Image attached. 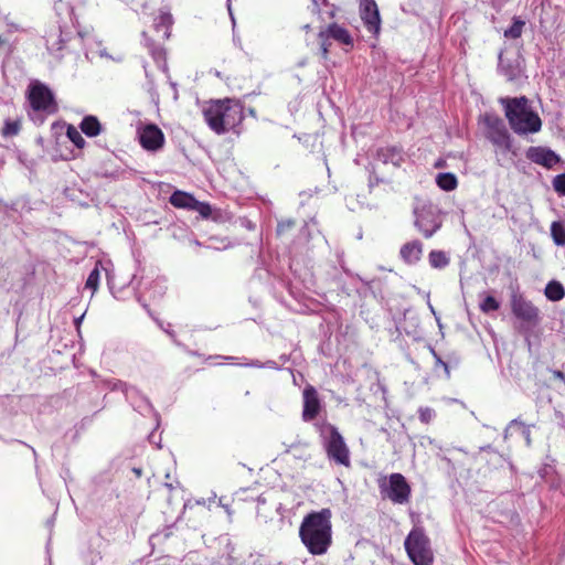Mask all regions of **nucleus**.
Listing matches in <instances>:
<instances>
[{"mask_svg": "<svg viewBox=\"0 0 565 565\" xmlns=\"http://www.w3.org/2000/svg\"><path fill=\"white\" fill-rule=\"evenodd\" d=\"M552 184L558 195L565 196V173L554 177Z\"/></svg>", "mask_w": 565, "mask_h": 565, "instance_id": "obj_36", "label": "nucleus"}, {"mask_svg": "<svg viewBox=\"0 0 565 565\" xmlns=\"http://www.w3.org/2000/svg\"><path fill=\"white\" fill-rule=\"evenodd\" d=\"M377 158L383 163L399 167L404 162V153L398 147H383L377 150Z\"/></svg>", "mask_w": 565, "mask_h": 565, "instance_id": "obj_18", "label": "nucleus"}, {"mask_svg": "<svg viewBox=\"0 0 565 565\" xmlns=\"http://www.w3.org/2000/svg\"><path fill=\"white\" fill-rule=\"evenodd\" d=\"M171 337L174 335V333L172 331H167Z\"/></svg>", "mask_w": 565, "mask_h": 565, "instance_id": "obj_57", "label": "nucleus"}, {"mask_svg": "<svg viewBox=\"0 0 565 565\" xmlns=\"http://www.w3.org/2000/svg\"><path fill=\"white\" fill-rule=\"evenodd\" d=\"M295 225V222L292 220H286L281 221L277 225V233L281 234L287 230H290Z\"/></svg>", "mask_w": 565, "mask_h": 565, "instance_id": "obj_41", "label": "nucleus"}, {"mask_svg": "<svg viewBox=\"0 0 565 565\" xmlns=\"http://www.w3.org/2000/svg\"><path fill=\"white\" fill-rule=\"evenodd\" d=\"M313 2L315 6H318V1L317 0H311Z\"/></svg>", "mask_w": 565, "mask_h": 565, "instance_id": "obj_56", "label": "nucleus"}, {"mask_svg": "<svg viewBox=\"0 0 565 565\" xmlns=\"http://www.w3.org/2000/svg\"><path fill=\"white\" fill-rule=\"evenodd\" d=\"M379 182V179H375V180H370V185L373 186L374 183H377Z\"/></svg>", "mask_w": 565, "mask_h": 565, "instance_id": "obj_52", "label": "nucleus"}, {"mask_svg": "<svg viewBox=\"0 0 565 565\" xmlns=\"http://www.w3.org/2000/svg\"><path fill=\"white\" fill-rule=\"evenodd\" d=\"M380 491L384 498L390 499L395 504L408 503L412 493L411 486L406 478L398 472L392 473L387 482H381Z\"/></svg>", "mask_w": 565, "mask_h": 565, "instance_id": "obj_7", "label": "nucleus"}, {"mask_svg": "<svg viewBox=\"0 0 565 565\" xmlns=\"http://www.w3.org/2000/svg\"><path fill=\"white\" fill-rule=\"evenodd\" d=\"M21 129L19 120H6L4 127L2 128V135L4 137L17 136Z\"/></svg>", "mask_w": 565, "mask_h": 565, "instance_id": "obj_34", "label": "nucleus"}, {"mask_svg": "<svg viewBox=\"0 0 565 565\" xmlns=\"http://www.w3.org/2000/svg\"><path fill=\"white\" fill-rule=\"evenodd\" d=\"M492 447L490 445L480 447V451H492Z\"/></svg>", "mask_w": 565, "mask_h": 565, "instance_id": "obj_49", "label": "nucleus"}, {"mask_svg": "<svg viewBox=\"0 0 565 565\" xmlns=\"http://www.w3.org/2000/svg\"><path fill=\"white\" fill-rule=\"evenodd\" d=\"M79 129L84 135L92 138L98 136L102 132L103 127L96 116L87 115L82 119Z\"/></svg>", "mask_w": 565, "mask_h": 565, "instance_id": "obj_20", "label": "nucleus"}, {"mask_svg": "<svg viewBox=\"0 0 565 565\" xmlns=\"http://www.w3.org/2000/svg\"><path fill=\"white\" fill-rule=\"evenodd\" d=\"M318 39L320 40L321 57L326 61L328 60L331 46V38L328 35L326 28L319 31Z\"/></svg>", "mask_w": 565, "mask_h": 565, "instance_id": "obj_29", "label": "nucleus"}, {"mask_svg": "<svg viewBox=\"0 0 565 565\" xmlns=\"http://www.w3.org/2000/svg\"><path fill=\"white\" fill-rule=\"evenodd\" d=\"M379 182V179H375V180H370V185L373 186L374 183H377Z\"/></svg>", "mask_w": 565, "mask_h": 565, "instance_id": "obj_54", "label": "nucleus"}, {"mask_svg": "<svg viewBox=\"0 0 565 565\" xmlns=\"http://www.w3.org/2000/svg\"><path fill=\"white\" fill-rule=\"evenodd\" d=\"M203 116L211 130L217 135L234 130L244 119L242 104L230 98L210 102L203 109Z\"/></svg>", "mask_w": 565, "mask_h": 565, "instance_id": "obj_3", "label": "nucleus"}, {"mask_svg": "<svg viewBox=\"0 0 565 565\" xmlns=\"http://www.w3.org/2000/svg\"><path fill=\"white\" fill-rule=\"evenodd\" d=\"M119 173L118 171H115V172H106L105 173V177H109V178H118Z\"/></svg>", "mask_w": 565, "mask_h": 565, "instance_id": "obj_47", "label": "nucleus"}, {"mask_svg": "<svg viewBox=\"0 0 565 565\" xmlns=\"http://www.w3.org/2000/svg\"><path fill=\"white\" fill-rule=\"evenodd\" d=\"M479 307L483 313H490L500 308V302L492 296H486Z\"/></svg>", "mask_w": 565, "mask_h": 565, "instance_id": "obj_33", "label": "nucleus"}, {"mask_svg": "<svg viewBox=\"0 0 565 565\" xmlns=\"http://www.w3.org/2000/svg\"><path fill=\"white\" fill-rule=\"evenodd\" d=\"M142 35L145 39L146 46L149 50V53L151 54L153 60L158 63L164 62L166 61V50L162 46L156 44L153 40L148 38L146 32H143Z\"/></svg>", "mask_w": 565, "mask_h": 565, "instance_id": "obj_26", "label": "nucleus"}, {"mask_svg": "<svg viewBox=\"0 0 565 565\" xmlns=\"http://www.w3.org/2000/svg\"><path fill=\"white\" fill-rule=\"evenodd\" d=\"M405 551L414 565H433L430 540L422 526H414L404 541Z\"/></svg>", "mask_w": 565, "mask_h": 565, "instance_id": "obj_6", "label": "nucleus"}, {"mask_svg": "<svg viewBox=\"0 0 565 565\" xmlns=\"http://www.w3.org/2000/svg\"><path fill=\"white\" fill-rule=\"evenodd\" d=\"M524 60L518 56L514 60L503 58V51L498 55V72L507 78L508 82H516L524 75Z\"/></svg>", "mask_w": 565, "mask_h": 565, "instance_id": "obj_12", "label": "nucleus"}, {"mask_svg": "<svg viewBox=\"0 0 565 565\" xmlns=\"http://www.w3.org/2000/svg\"><path fill=\"white\" fill-rule=\"evenodd\" d=\"M525 22L520 18H513V22L509 29L504 31V36L509 39H519L522 35Z\"/></svg>", "mask_w": 565, "mask_h": 565, "instance_id": "obj_28", "label": "nucleus"}, {"mask_svg": "<svg viewBox=\"0 0 565 565\" xmlns=\"http://www.w3.org/2000/svg\"><path fill=\"white\" fill-rule=\"evenodd\" d=\"M551 236L555 245L565 246V225L555 221L551 224Z\"/></svg>", "mask_w": 565, "mask_h": 565, "instance_id": "obj_27", "label": "nucleus"}, {"mask_svg": "<svg viewBox=\"0 0 565 565\" xmlns=\"http://www.w3.org/2000/svg\"><path fill=\"white\" fill-rule=\"evenodd\" d=\"M227 9H228L230 14L232 15L231 0H227Z\"/></svg>", "mask_w": 565, "mask_h": 565, "instance_id": "obj_51", "label": "nucleus"}, {"mask_svg": "<svg viewBox=\"0 0 565 565\" xmlns=\"http://www.w3.org/2000/svg\"><path fill=\"white\" fill-rule=\"evenodd\" d=\"M99 276H100V274H99L98 268H97V267H96V268H94V269L89 273V275H88V277H87V280H86V287H87V288H89V289H92L93 291H95V290L97 289V287H98Z\"/></svg>", "mask_w": 565, "mask_h": 565, "instance_id": "obj_37", "label": "nucleus"}, {"mask_svg": "<svg viewBox=\"0 0 565 565\" xmlns=\"http://www.w3.org/2000/svg\"><path fill=\"white\" fill-rule=\"evenodd\" d=\"M153 436H154L153 433L150 434L149 439L152 440Z\"/></svg>", "mask_w": 565, "mask_h": 565, "instance_id": "obj_58", "label": "nucleus"}, {"mask_svg": "<svg viewBox=\"0 0 565 565\" xmlns=\"http://www.w3.org/2000/svg\"><path fill=\"white\" fill-rule=\"evenodd\" d=\"M332 512L329 508L312 511L303 519L299 527L302 544L312 555L327 553L332 543Z\"/></svg>", "mask_w": 565, "mask_h": 565, "instance_id": "obj_1", "label": "nucleus"}, {"mask_svg": "<svg viewBox=\"0 0 565 565\" xmlns=\"http://www.w3.org/2000/svg\"><path fill=\"white\" fill-rule=\"evenodd\" d=\"M326 30L331 40H334L338 43L351 49L354 46V40L344 26L338 23H330L328 26H326Z\"/></svg>", "mask_w": 565, "mask_h": 565, "instance_id": "obj_17", "label": "nucleus"}, {"mask_svg": "<svg viewBox=\"0 0 565 565\" xmlns=\"http://www.w3.org/2000/svg\"><path fill=\"white\" fill-rule=\"evenodd\" d=\"M320 412V401L318 393L313 386H307L303 390V409L302 419L305 422H311L315 419Z\"/></svg>", "mask_w": 565, "mask_h": 565, "instance_id": "obj_15", "label": "nucleus"}, {"mask_svg": "<svg viewBox=\"0 0 565 565\" xmlns=\"http://www.w3.org/2000/svg\"><path fill=\"white\" fill-rule=\"evenodd\" d=\"M545 297L551 301H559L565 297V288L557 280H551L544 289Z\"/></svg>", "mask_w": 565, "mask_h": 565, "instance_id": "obj_23", "label": "nucleus"}, {"mask_svg": "<svg viewBox=\"0 0 565 565\" xmlns=\"http://www.w3.org/2000/svg\"><path fill=\"white\" fill-rule=\"evenodd\" d=\"M137 300L148 311V313L151 315L148 305L146 302H142L141 297H138Z\"/></svg>", "mask_w": 565, "mask_h": 565, "instance_id": "obj_45", "label": "nucleus"}, {"mask_svg": "<svg viewBox=\"0 0 565 565\" xmlns=\"http://www.w3.org/2000/svg\"><path fill=\"white\" fill-rule=\"evenodd\" d=\"M428 262L431 268L434 269H444L446 268L450 263L449 255L439 249H433L428 254Z\"/></svg>", "mask_w": 565, "mask_h": 565, "instance_id": "obj_22", "label": "nucleus"}, {"mask_svg": "<svg viewBox=\"0 0 565 565\" xmlns=\"http://www.w3.org/2000/svg\"><path fill=\"white\" fill-rule=\"evenodd\" d=\"M436 183L444 191H452L458 185L457 178L451 172L438 173L436 177Z\"/></svg>", "mask_w": 565, "mask_h": 565, "instance_id": "obj_25", "label": "nucleus"}, {"mask_svg": "<svg viewBox=\"0 0 565 565\" xmlns=\"http://www.w3.org/2000/svg\"><path fill=\"white\" fill-rule=\"evenodd\" d=\"M134 401L136 402V405H141V408H135L136 411H138V412H143L146 409L153 411L152 404L150 403L148 397L142 395L140 392H139V395H135Z\"/></svg>", "mask_w": 565, "mask_h": 565, "instance_id": "obj_38", "label": "nucleus"}, {"mask_svg": "<svg viewBox=\"0 0 565 565\" xmlns=\"http://www.w3.org/2000/svg\"><path fill=\"white\" fill-rule=\"evenodd\" d=\"M83 319H84V315L74 319V323L77 328H79V324L82 323Z\"/></svg>", "mask_w": 565, "mask_h": 565, "instance_id": "obj_44", "label": "nucleus"}, {"mask_svg": "<svg viewBox=\"0 0 565 565\" xmlns=\"http://www.w3.org/2000/svg\"><path fill=\"white\" fill-rule=\"evenodd\" d=\"M66 42V40L62 36V34L60 35V40H58V50H62L63 46H64V43Z\"/></svg>", "mask_w": 565, "mask_h": 565, "instance_id": "obj_46", "label": "nucleus"}, {"mask_svg": "<svg viewBox=\"0 0 565 565\" xmlns=\"http://www.w3.org/2000/svg\"><path fill=\"white\" fill-rule=\"evenodd\" d=\"M552 374H553L554 379H557V380L562 381L563 383H565V374L562 371L553 370Z\"/></svg>", "mask_w": 565, "mask_h": 565, "instance_id": "obj_42", "label": "nucleus"}, {"mask_svg": "<svg viewBox=\"0 0 565 565\" xmlns=\"http://www.w3.org/2000/svg\"><path fill=\"white\" fill-rule=\"evenodd\" d=\"M414 214V225L426 238L431 237L441 227V220L431 205L415 209Z\"/></svg>", "mask_w": 565, "mask_h": 565, "instance_id": "obj_10", "label": "nucleus"}, {"mask_svg": "<svg viewBox=\"0 0 565 565\" xmlns=\"http://www.w3.org/2000/svg\"><path fill=\"white\" fill-rule=\"evenodd\" d=\"M514 426H518L521 429V434L524 437V439L526 441V445L530 446L531 445V430H530V427L527 425H525L523 422H521L520 419H518V418L512 419L510 422L509 426L505 429V435L508 434L509 429L514 427Z\"/></svg>", "mask_w": 565, "mask_h": 565, "instance_id": "obj_32", "label": "nucleus"}, {"mask_svg": "<svg viewBox=\"0 0 565 565\" xmlns=\"http://www.w3.org/2000/svg\"><path fill=\"white\" fill-rule=\"evenodd\" d=\"M526 158L546 169L553 168L561 161L559 156L552 149L542 146H532L525 152Z\"/></svg>", "mask_w": 565, "mask_h": 565, "instance_id": "obj_14", "label": "nucleus"}, {"mask_svg": "<svg viewBox=\"0 0 565 565\" xmlns=\"http://www.w3.org/2000/svg\"><path fill=\"white\" fill-rule=\"evenodd\" d=\"M28 98L35 111L54 114L57 111V104L53 92L43 83H31L28 90Z\"/></svg>", "mask_w": 565, "mask_h": 565, "instance_id": "obj_8", "label": "nucleus"}, {"mask_svg": "<svg viewBox=\"0 0 565 565\" xmlns=\"http://www.w3.org/2000/svg\"><path fill=\"white\" fill-rule=\"evenodd\" d=\"M486 137L504 151H512V139L502 118L497 115H486Z\"/></svg>", "mask_w": 565, "mask_h": 565, "instance_id": "obj_9", "label": "nucleus"}, {"mask_svg": "<svg viewBox=\"0 0 565 565\" xmlns=\"http://www.w3.org/2000/svg\"><path fill=\"white\" fill-rule=\"evenodd\" d=\"M359 11L366 30L374 35H379L381 30V15L375 0H361Z\"/></svg>", "mask_w": 565, "mask_h": 565, "instance_id": "obj_11", "label": "nucleus"}, {"mask_svg": "<svg viewBox=\"0 0 565 565\" xmlns=\"http://www.w3.org/2000/svg\"><path fill=\"white\" fill-rule=\"evenodd\" d=\"M139 141L143 149L158 151L164 145V135L154 124H148L139 131Z\"/></svg>", "mask_w": 565, "mask_h": 565, "instance_id": "obj_13", "label": "nucleus"}, {"mask_svg": "<svg viewBox=\"0 0 565 565\" xmlns=\"http://www.w3.org/2000/svg\"><path fill=\"white\" fill-rule=\"evenodd\" d=\"M196 201L198 200L192 194L180 190L174 191L169 199V202L174 207L184 209L189 211H193Z\"/></svg>", "mask_w": 565, "mask_h": 565, "instance_id": "obj_19", "label": "nucleus"}, {"mask_svg": "<svg viewBox=\"0 0 565 565\" xmlns=\"http://www.w3.org/2000/svg\"><path fill=\"white\" fill-rule=\"evenodd\" d=\"M67 138L78 148L83 149L86 145L82 134L73 125H68L66 129Z\"/></svg>", "mask_w": 565, "mask_h": 565, "instance_id": "obj_31", "label": "nucleus"}, {"mask_svg": "<svg viewBox=\"0 0 565 565\" xmlns=\"http://www.w3.org/2000/svg\"><path fill=\"white\" fill-rule=\"evenodd\" d=\"M418 415L422 423L428 424L435 417V411L430 407H420Z\"/></svg>", "mask_w": 565, "mask_h": 565, "instance_id": "obj_40", "label": "nucleus"}, {"mask_svg": "<svg viewBox=\"0 0 565 565\" xmlns=\"http://www.w3.org/2000/svg\"><path fill=\"white\" fill-rule=\"evenodd\" d=\"M359 279L369 288V290L373 294L374 297H384L383 295V280L381 278H374L371 280H365L359 276Z\"/></svg>", "mask_w": 565, "mask_h": 565, "instance_id": "obj_30", "label": "nucleus"}, {"mask_svg": "<svg viewBox=\"0 0 565 565\" xmlns=\"http://www.w3.org/2000/svg\"><path fill=\"white\" fill-rule=\"evenodd\" d=\"M111 390H120L134 408H141V405H136V402L134 401L135 395H139V390L135 386H130L125 382L117 381L111 386Z\"/></svg>", "mask_w": 565, "mask_h": 565, "instance_id": "obj_24", "label": "nucleus"}, {"mask_svg": "<svg viewBox=\"0 0 565 565\" xmlns=\"http://www.w3.org/2000/svg\"><path fill=\"white\" fill-rule=\"evenodd\" d=\"M132 471L135 472V475L138 478L141 477V475H142V469L141 468H134Z\"/></svg>", "mask_w": 565, "mask_h": 565, "instance_id": "obj_48", "label": "nucleus"}, {"mask_svg": "<svg viewBox=\"0 0 565 565\" xmlns=\"http://www.w3.org/2000/svg\"><path fill=\"white\" fill-rule=\"evenodd\" d=\"M257 502H258V504H260V503L264 504L266 502V500L263 497H258Z\"/></svg>", "mask_w": 565, "mask_h": 565, "instance_id": "obj_50", "label": "nucleus"}, {"mask_svg": "<svg viewBox=\"0 0 565 565\" xmlns=\"http://www.w3.org/2000/svg\"><path fill=\"white\" fill-rule=\"evenodd\" d=\"M435 168L439 169V168H444L445 167V160L443 159H438L436 162H435Z\"/></svg>", "mask_w": 565, "mask_h": 565, "instance_id": "obj_43", "label": "nucleus"}, {"mask_svg": "<svg viewBox=\"0 0 565 565\" xmlns=\"http://www.w3.org/2000/svg\"><path fill=\"white\" fill-rule=\"evenodd\" d=\"M322 4L327 6L328 4V0H322Z\"/></svg>", "mask_w": 565, "mask_h": 565, "instance_id": "obj_55", "label": "nucleus"}, {"mask_svg": "<svg viewBox=\"0 0 565 565\" xmlns=\"http://www.w3.org/2000/svg\"><path fill=\"white\" fill-rule=\"evenodd\" d=\"M511 311L520 320L519 332L529 335L541 322L540 309L519 290L511 294Z\"/></svg>", "mask_w": 565, "mask_h": 565, "instance_id": "obj_5", "label": "nucleus"}, {"mask_svg": "<svg viewBox=\"0 0 565 565\" xmlns=\"http://www.w3.org/2000/svg\"><path fill=\"white\" fill-rule=\"evenodd\" d=\"M430 350V353L433 354L434 359H435V365L436 366H441L444 369V372H445V377L447 380L450 379L451 374H450V369H449V364L447 362H445L440 355L436 352V350L430 347L429 348Z\"/></svg>", "mask_w": 565, "mask_h": 565, "instance_id": "obj_35", "label": "nucleus"}, {"mask_svg": "<svg viewBox=\"0 0 565 565\" xmlns=\"http://www.w3.org/2000/svg\"><path fill=\"white\" fill-rule=\"evenodd\" d=\"M327 458L339 466L350 467V449L339 429L327 422L316 424Z\"/></svg>", "mask_w": 565, "mask_h": 565, "instance_id": "obj_4", "label": "nucleus"}, {"mask_svg": "<svg viewBox=\"0 0 565 565\" xmlns=\"http://www.w3.org/2000/svg\"><path fill=\"white\" fill-rule=\"evenodd\" d=\"M193 211L198 212L203 218H209L212 214V207L209 203L196 201Z\"/></svg>", "mask_w": 565, "mask_h": 565, "instance_id": "obj_39", "label": "nucleus"}, {"mask_svg": "<svg viewBox=\"0 0 565 565\" xmlns=\"http://www.w3.org/2000/svg\"><path fill=\"white\" fill-rule=\"evenodd\" d=\"M173 23L172 15L169 12H162L154 19V30L159 33L162 32L161 38L168 40L170 38V30Z\"/></svg>", "mask_w": 565, "mask_h": 565, "instance_id": "obj_21", "label": "nucleus"}, {"mask_svg": "<svg viewBox=\"0 0 565 565\" xmlns=\"http://www.w3.org/2000/svg\"><path fill=\"white\" fill-rule=\"evenodd\" d=\"M423 255V244L418 239L405 243L399 249V256L404 263L415 265Z\"/></svg>", "mask_w": 565, "mask_h": 565, "instance_id": "obj_16", "label": "nucleus"}, {"mask_svg": "<svg viewBox=\"0 0 565 565\" xmlns=\"http://www.w3.org/2000/svg\"><path fill=\"white\" fill-rule=\"evenodd\" d=\"M511 129L516 135L536 134L542 128V120L525 96L500 99Z\"/></svg>", "mask_w": 565, "mask_h": 565, "instance_id": "obj_2", "label": "nucleus"}, {"mask_svg": "<svg viewBox=\"0 0 565 565\" xmlns=\"http://www.w3.org/2000/svg\"><path fill=\"white\" fill-rule=\"evenodd\" d=\"M379 182V179H375V180H370V185L373 186L374 183H377Z\"/></svg>", "mask_w": 565, "mask_h": 565, "instance_id": "obj_53", "label": "nucleus"}]
</instances>
